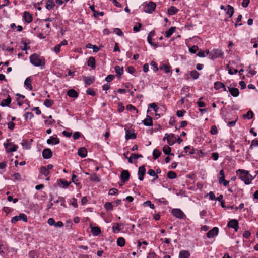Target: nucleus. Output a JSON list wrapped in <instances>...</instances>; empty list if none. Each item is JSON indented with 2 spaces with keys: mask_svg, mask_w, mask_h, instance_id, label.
Returning <instances> with one entry per match:
<instances>
[{
  "mask_svg": "<svg viewBox=\"0 0 258 258\" xmlns=\"http://www.w3.org/2000/svg\"><path fill=\"white\" fill-rule=\"evenodd\" d=\"M30 61L33 65L36 67L45 65L44 58L36 53H34L30 56Z\"/></svg>",
  "mask_w": 258,
  "mask_h": 258,
  "instance_id": "obj_1",
  "label": "nucleus"
},
{
  "mask_svg": "<svg viewBox=\"0 0 258 258\" xmlns=\"http://www.w3.org/2000/svg\"><path fill=\"white\" fill-rule=\"evenodd\" d=\"M236 172L237 173H239V178L244 181L246 185H249L253 179L252 175L249 174L247 171L238 169Z\"/></svg>",
  "mask_w": 258,
  "mask_h": 258,
  "instance_id": "obj_2",
  "label": "nucleus"
},
{
  "mask_svg": "<svg viewBox=\"0 0 258 258\" xmlns=\"http://www.w3.org/2000/svg\"><path fill=\"white\" fill-rule=\"evenodd\" d=\"M223 55V52L221 50L218 49H213L210 53V58L214 59L218 57H222Z\"/></svg>",
  "mask_w": 258,
  "mask_h": 258,
  "instance_id": "obj_3",
  "label": "nucleus"
},
{
  "mask_svg": "<svg viewBox=\"0 0 258 258\" xmlns=\"http://www.w3.org/2000/svg\"><path fill=\"white\" fill-rule=\"evenodd\" d=\"M144 11L148 13H152L155 9L156 5L153 2H149L144 5Z\"/></svg>",
  "mask_w": 258,
  "mask_h": 258,
  "instance_id": "obj_4",
  "label": "nucleus"
},
{
  "mask_svg": "<svg viewBox=\"0 0 258 258\" xmlns=\"http://www.w3.org/2000/svg\"><path fill=\"white\" fill-rule=\"evenodd\" d=\"M4 146L7 152H15L18 149L17 145H15L12 142L4 143Z\"/></svg>",
  "mask_w": 258,
  "mask_h": 258,
  "instance_id": "obj_5",
  "label": "nucleus"
},
{
  "mask_svg": "<svg viewBox=\"0 0 258 258\" xmlns=\"http://www.w3.org/2000/svg\"><path fill=\"white\" fill-rule=\"evenodd\" d=\"M22 220L24 222H26L27 221V217L26 214L24 213L20 214L19 216H16L11 219V222L12 223H15L16 222Z\"/></svg>",
  "mask_w": 258,
  "mask_h": 258,
  "instance_id": "obj_6",
  "label": "nucleus"
},
{
  "mask_svg": "<svg viewBox=\"0 0 258 258\" xmlns=\"http://www.w3.org/2000/svg\"><path fill=\"white\" fill-rule=\"evenodd\" d=\"M171 139H175V135L173 134H168L166 133L165 134L163 140L164 141L165 139H166L169 145L172 146L175 143V140H171Z\"/></svg>",
  "mask_w": 258,
  "mask_h": 258,
  "instance_id": "obj_7",
  "label": "nucleus"
},
{
  "mask_svg": "<svg viewBox=\"0 0 258 258\" xmlns=\"http://www.w3.org/2000/svg\"><path fill=\"white\" fill-rule=\"evenodd\" d=\"M130 177V173L127 170H123L121 171L120 174V178L123 184H124L129 180Z\"/></svg>",
  "mask_w": 258,
  "mask_h": 258,
  "instance_id": "obj_8",
  "label": "nucleus"
},
{
  "mask_svg": "<svg viewBox=\"0 0 258 258\" xmlns=\"http://www.w3.org/2000/svg\"><path fill=\"white\" fill-rule=\"evenodd\" d=\"M219 232V229L218 227H214L213 229L208 231L206 235L208 238H212L215 236L217 235Z\"/></svg>",
  "mask_w": 258,
  "mask_h": 258,
  "instance_id": "obj_9",
  "label": "nucleus"
},
{
  "mask_svg": "<svg viewBox=\"0 0 258 258\" xmlns=\"http://www.w3.org/2000/svg\"><path fill=\"white\" fill-rule=\"evenodd\" d=\"M146 173L145 166L142 165L139 167L138 174L139 175V179L140 181H143L144 179V175Z\"/></svg>",
  "mask_w": 258,
  "mask_h": 258,
  "instance_id": "obj_10",
  "label": "nucleus"
},
{
  "mask_svg": "<svg viewBox=\"0 0 258 258\" xmlns=\"http://www.w3.org/2000/svg\"><path fill=\"white\" fill-rule=\"evenodd\" d=\"M227 226L229 227L233 228L237 232L239 228L238 222L235 219L231 220L229 221Z\"/></svg>",
  "mask_w": 258,
  "mask_h": 258,
  "instance_id": "obj_11",
  "label": "nucleus"
},
{
  "mask_svg": "<svg viewBox=\"0 0 258 258\" xmlns=\"http://www.w3.org/2000/svg\"><path fill=\"white\" fill-rule=\"evenodd\" d=\"M172 213L174 216L179 219H182L184 216H185L184 213L179 209H173Z\"/></svg>",
  "mask_w": 258,
  "mask_h": 258,
  "instance_id": "obj_12",
  "label": "nucleus"
},
{
  "mask_svg": "<svg viewBox=\"0 0 258 258\" xmlns=\"http://www.w3.org/2000/svg\"><path fill=\"white\" fill-rule=\"evenodd\" d=\"M52 156V152L49 148H45L42 151V157L43 158L48 159L50 158Z\"/></svg>",
  "mask_w": 258,
  "mask_h": 258,
  "instance_id": "obj_13",
  "label": "nucleus"
},
{
  "mask_svg": "<svg viewBox=\"0 0 258 258\" xmlns=\"http://www.w3.org/2000/svg\"><path fill=\"white\" fill-rule=\"evenodd\" d=\"M83 81H84L86 86L90 85L92 83H93L95 80V78L94 76L93 77H86L85 76H83Z\"/></svg>",
  "mask_w": 258,
  "mask_h": 258,
  "instance_id": "obj_14",
  "label": "nucleus"
},
{
  "mask_svg": "<svg viewBox=\"0 0 258 258\" xmlns=\"http://www.w3.org/2000/svg\"><path fill=\"white\" fill-rule=\"evenodd\" d=\"M228 89L229 91L230 92L231 95L233 97H237L239 94V90L234 87H228Z\"/></svg>",
  "mask_w": 258,
  "mask_h": 258,
  "instance_id": "obj_15",
  "label": "nucleus"
},
{
  "mask_svg": "<svg viewBox=\"0 0 258 258\" xmlns=\"http://www.w3.org/2000/svg\"><path fill=\"white\" fill-rule=\"evenodd\" d=\"M78 154L82 158L86 157L87 155V150L85 147H81L79 149Z\"/></svg>",
  "mask_w": 258,
  "mask_h": 258,
  "instance_id": "obj_16",
  "label": "nucleus"
},
{
  "mask_svg": "<svg viewBox=\"0 0 258 258\" xmlns=\"http://www.w3.org/2000/svg\"><path fill=\"white\" fill-rule=\"evenodd\" d=\"M60 142L59 139L57 137L51 136L47 140V143L48 144H58Z\"/></svg>",
  "mask_w": 258,
  "mask_h": 258,
  "instance_id": "obj_17",
  "label": "nucleus"
},
{
  "mask_svg": "<svg viewBox=\"0 0 258 258\" xmlns=\"http://www.w3.org/2000/svg\"><path fill=\"white\" fill-rule=\"evenodd\" d=\"M214 88L216 90H218L220 88H223L224 91H227V89L224 83L221 82H216L214 83Z\"/></svg>",
  "mask_w": 258,
  "mask_h": 258,
  "instance_id": "obj_18",
  "label": "nucleus"
},
{
  "mask_svg": "<svg viewBox=\"0 0 258 258\" xmlns=\"http://www.w3.org/2000/svg\"><path fill=\"white\" fill-rule=\"evenodd\" d=\"M23 17L27 23H29L32 21V15L27 11L24 13Z\"/></svg>",
  "mask_w": 258,
  "mask_h": 258,
  "instance_id": "obj_19",
  "label": "nucleus"
},
{
  "mask_svg": "<svg viewBox=\"0 0 258 258\" xmlns=\"http://www.w3.org/2000/svg\"><path fill=\"white\" fill-rule=\"evenodd\" d=\"M143 123L145 126H152L153 121L152 118L149 115H147V118L143 120Z\"/></svg>",
  "mask_w": 258,
  "mask_h": 258,
  "instance_id": "obj_20",
  "label": "nucleus"
},
{
  "mask_svg": "<svg viewBox=\"0 0 258 258\" xmlns=\"http://www.w3.org/2000/svg\"><path fill=\"white\" fill-rule=\"evenodd\" d=\"M190 254L189 252L186 250H181L179 252V258H189Z\"/></svg>",
  "mask_w": 258,
  "mask_h": 258,
  "instance_id": "obj_21",
  "label": "nucleus"
},
{
  "mask_svg": "<svg viewBox=\"0 0 258 258\" xmlns=\"http://www.w3.org/2000/svg\"><path fill=\"white\" fill-rule=\"evenodd\" d=\"M136 138V134L133 132H131L128 130H126L125 132V139L128 140L130 139H134Z\"/></svg>",
  "mask_w": 258,
  "mask_h": 258,
  "instance_id": "obj_22",
  "label": "nucleus"
},
{
  "mask_svg": "<svg viewBox=\"0 0 258 258\" xmlns=\"http://www.w3.org/2000/svg\"><path fill=\"white\" fill-rule=\"evenodd\" d=\"M11 102V97L8 95V97L6 99H4L2 101V102L0 103V105L2 107L4 106H9V104Z\"/></svg>",
  "mask_w": 258,
  "mask_h": 258,
  "instance_id": "obj_23",
  "label": "nucleus"
},
{
  "mask_svg": "<svg viewBox=\"0 0 258 258\" xmlns=\"http://www.w3.org/2000/svg\"><path fill=\"white\" fill-rule=\"evenodd\" d=\"M87 66L95 69L96 67L95 59L93 57H90L87 61Z\"/></svg>",
  "mask_w": 258,
  "mask_h": 258,
  "instance_id": "obj_24",
  "label": "nucleus"
},
{
  "mask_svg": "<svg viewBox=\"0 0 258 258\" xmlns=\"http://www.w3.org/2000/svg\"><path fill=\"white\" fill-rule=\"evenodd\" d=\"M176 28L175 27H170L167 31L165 33V37L166 38L170 37L173 33L175 31Z\"/></svg>",
  "mask_w": 258,
  "mask_h": 258,
  "instance_id": "obj_25",
  "label": "nucleus"
},
{
  "mask_svg": "<svg viewBox=\"0 0 258 258\" xmlns=\"http://www.w3.org/2000/svg\"><path fill=\"white\" fill-rule=\"evenodd\" d=\"M90 228L91 230V232L93 235L97 236L100 234L101 230L99 227L90 226Z\"/></svg>",
  "mask_w": 258,
  "mask_h": 258,
  "instance_id": "obj_26",
  "label": "nucleus"
},
{
  "mask_svg": "<svg viewBox=\"0 0 258 258\" xmlns=\"http://www.w3.org/2000/svg\"><path fill=\"white\" fill-rule=\"evenodd\" d=\"M67 95L72 98H77L78 93L74 89H70L67 92Z\"/></svg>",
  "mask_w": 258,
  "mask_h": 258,
  "instance_id": "obj_27",
  "label": "nucleus"
},
{
  "mask_svg": "<svg viewBox=\"0 0 258 258\" xmlns=\"http://www.w3.org/2000/svg\"><path fill=\"white\" fill-rule=\"evenodd\" d=\"M159 69L164 71L166 73H168L171 71V67L169 65L166 64H161L160 66Z\"/></svg>",
  "mask_w": 258,
  "mask_h": 258,
  "instance_id": "obj_28",
  "label": "nucleus"
},
{
  "mask_svg": "<svg viewBox=\"0 0 258 258\" xmlns=\"http://www.w3.org/2000/svg\"><path fill=\"white\" fill-rule=\"evenodd\" d=\"M25 85L30 90H33L32 86L31 85V77H27L25 82Z\"/></svg>",
  "mask_w": 258,
  "mask_h": 258,
  "instance_id": "obj_29",
  "label": "nucleus"
},
{
  "mask_svg": "<svg viewBox=\"0 0 258 258\" xmlns=\"http://www.w3.org/2000/svg\"><path fill=\"white\" fill-rule=\"evenodd\" d=\"M57 181L58 185L59 186L62 185V187L64 188H67L71 183V182H68L62 179H58Z\"/></svg>",
  "mask_w": 258,
  "mask_h": 258,
  "instance_id": "obj_30",
  "label": "nucleus"
},
{
  "mask_svg": "<svg viewBox=\"0 0 258 258\" xmlns=\"http://www.w3.org/2000/svg\"><path fill=\"white\" fill-rule=\"evenodd\" d=\"M178 12V9L174 6H171L168 9V13L170 15H173L175 14Z\"/></svg>",
  "mask_w": 258,
  "mask_h": 258,
  "instance_id": "obj_31",
  "label": "nucleus"
},
{
  "mask_svg": "<svg viewBox=\"0 0 258 258\" xmlns=\"http://www.w3.org/2000/svg\"><path fill=\"white\" fill-rule=\"evenodd\" d=\"M115 70L117 73V76H120L123 73V67H120L118 66H116L115 67Z\"/></svg>",
  "mask_w": 258,
  "mask_h": 258,
  "instance_id": "obj_32",
  "label": "nucleus"
},
{
  "mask_svg": "<svg viewBox=\"0 0 258 258\" xmlns=\"http://www.w3.org/2000/svg\"><path fill=\"white\" fill-rule=\"evenodd\" d=\"M227 10L226 13L229 15V18H231L234 12V9L233 7L230 6V5H228L227 6Z\"/></svg>",
  "mask_w": 258,
  "mask_h": 258,
  "instance_id": "obj_33",
  "label": "nucleus"
},
{
  "mask_svg": "<svg viewBox=\"0 0 258 258\" xmlns=\"http://www.w3.org/2000/svg\"><path fill=\"white\" fill-rule=\"evenodd\" d=\"M125 240L123 237H119L117 239V244L118 246L122 247L125 245Z\"/></svg>",
  "mask_w": 258,
  "mask_h": 258,
  "instance_id": "obj_34",
  "label": "nucleus"
},
{
  "mask_svg": "<svg viewBox=\"0 0 258 258\" xmlns=\"http://www.w3.org/2000/svg\"><path fill=\"white\" fill-rule=\"evenodd\" d=\"M40 172L45 176H48L49 174V171H48V169L46 168V166H42L40 168Z\"/></svg>",
  "mask_w": 258,
  "mask_h": 258,
  "instance_id": "obj_35",
  "label": "nucleus"
},
{
  "mask_svg": "<svg viewBox=\"0 0 258 258\" xmlns=\"http://www.w3.org/2000/svg\"><path fill=\"white\" fill-rule=\"evenodd\" d=\"M167 176L168 178L173 179H175L177 177V174L174 171H169L167 173Z\"/></svg>",
  "mask_w": 258,
  "mask_h": 258,
  "instance_id": "obj_36",
  "label": "nucleus"
},
{
  "mask_svg": "<svg viewBox=\"0 0 258 258\" xmlns=\"http://www.w3.org/2000/svg\"><path fill=\"white\" fill-rule=\"evenodd\" d=\"M54 104V101L50 99H46L44 102V105L47 107H51Z\"/></svg>",
  "mask_w": 258,
  "mask_h": 258,
  "instance_id": "obj_37",
  "label": "nucleus"
},
{
  "mask_svg": "<svg viewBox=\"0 0 258 258\" xmlns=\"http://www.w3.org/2000/svg\"><path fill=\"white\" fill-rule=\"evenodd\" d=\"M253 116V113L251 110L248 111L245 114H244L243 118L244 119L247 118L248 119H251Z\"/></svg>",
  "mask_w": 258,
  "mask_h": 258,
  "instance_id": "obj_38",
  "label": "nucleus"
},
{
  "mask_svg": "<svg viewBox=\"0 0 258 258\" xmlns=\"http://www.w3.org/2000/svg\"><path fill=\"white\" fill-rule=\"evenodd\" d=\"M22 146L26 149H30L31 148V144L26 140H23L22 143Z\"/></svg>",
  "mask_w": 258,
  "mask_h": 258,
  "instance_id": "obj_39",
  "label": "nucleus"
},
{
  "mask_svg": "<svg viewBox=\"0 0 258 258\" xmlns=\"http://www.w3.org/2000/svg\"><path fill=\"white\" fill-rule=\"evenodd\" d=\"M161 154V152L158 150L157 149L154 150L153 152V157L154 159H157L159 157L160 155Z\"/></svg>",
  "mask_w": 258,
  "mask_h": 258,
  "instance_id": "obj_40",
  "label": "nucleus"
},
{
  "mask_svg": "<svg viewBox=\"0 0 258 258\" xmlns=\"http://www.w3.org/2000/svg\"><path fill=\"white\" fill-rule=\"evenodd\" d=\"M190 75L194 79H197L200 76V73L196 70L191 71L190 72Z\"/></svg>",
  "mask_w": 258,
  "mask_h": 258,
  "instance_id": "obj_41",
  "label": "nucleus"
},
{
  "mask_svg": "<svg viewBox=\"0 0 258 258\" xmlns=\"http://www.w3.org/2000/svg\"><path fill=\"white\" fill-rule=\"evenodd\" d=\"M90 180L98 182L100 180L98 175L96 174H93L91 175Z\"/></svg>",
  "mask_w": 258,
  "mask_h": 258,
  "instance_id": "obj_42",
  "label": "nucleus"
},
{
  "mask_svg": "<svg viewBox=\"0 0 258 258\" xmlns=\"http://www.w3.org/2000/svg\"><path fill=\"white\" fill-rule=\"evenodd\" d=\"M219 183H222L224 186H227L229 185V181L225 180V177H220L219 180Z\"/></svg>",
  "mask_w": 258,
  "mask_h": 258,
  "instance_id": "obj_43",
  "label": "nucleus"
},
{
  "mask_svg": "<svg viewBox=\"0 0 258 258\" xmlns=\"http://www.w3.org/2000/svg\"><path fill=\"white\" fill-rule=\"evenodd\" d=\"M171 148L169 146H165L163 148V152L166 155L170 154Z\"/></svg>",
  "mask_w": 258,
  "mask_h": 258,
  "instance_id": "obj_44",
  "label": "nucleus"
},
{
  "mask_svg": "<svg viewBox=\"0 0 258 258\" xmlns=\"http://www.w3.org/2000/svg\"><path fill=\"white\" fill-rule=\"evenodd\" d=\"M123 225V224L121 223H116V227H115L114 226L112 227V230L113 232H115V230H117L118 232L121 231V229L119 228L120 226Z\"/></svg>",
  "mask_w": 258,
  "mask_h": 258,
  "instance_id": "obj_45",
  "label": "nucleus"
},
{
  "mask_svg": "<svg viewBox=\"0 0 258 258\" xmlns=\"http://www.w3.org/2000/svg\"><path fill=\"white\" fill-rule=\"evenodd\" d=\"M104 208L107 210H112L113 209V206L111 202H106L104 204Z\"/></svg>",
  "mask_w": 258,
  "mask_h": 258,
  "instance_id": "obj_46",
  "label": "nucleus"
},
{
  "mask_svg": "<svg viewBox=\"0 0 258 258\" xmlns=\"http://www.w3.org/2000/svg\"><path fill=\"white\" fill-rule=\"evenodd\" d=\"M143 205L145 207L149 206L151 209H154L155 207L154 204H152L150 201H147L144 202Z\"/></svg>",
  "mask_w": 258,
  "mask_h": 258,
  "instance_id": "obj_47",
  "label": "nucleus"
},
{
  "mask_svg": "<svg viewBox=\"0 0 258 258\" xmlns=\"http://www.w3.org/2000/svg\"><path fill=\"white\" fill-rule=\"evenodd\" d=\"M142 27V24L140 23H137L136 25L134 26L133 30L135 32H139Z\"/></svg>",
  "mask_w": 258,
  "mask_h": 258,
  "instance_id": "obj_48",
  "label": "nucleus"
},
{
  "mask_svg": "<svg viewBox=\"0 0 258 258\" xmlns=\"http://www.w3.org/2000/svg\"><path fill=\"white\" fill-rule=\"evenodd\" d=\"M199 50V48L197 46L194 45L189 49V52L191 53L195 54Z\"/></svg>",
  "mask_w": 258,
  "mask_h": 258,
  "instance_id": "obj_49",
  "label": "nucleus"
},
{
  "mask_svg": "<svg viewBox=\"0 0 258 258\" xmlns=\"http://www.w3.org/2000/svg\"><path fill=\"white\" fill-rule=\"evenodd\" d=\"M86 93L87 94L93 96H94L96 95L95 91L92 88H88L86 91Z\"/></svg>",
  "mask_w": 258,
  "mask_h": 258,
  "instance_id": "obj_50",
  "label": "nucleus"
},
{
  "mask_svg": "<svg viewBox=\"0 0 258 258\" xmlns=\"http://www.w3.org/2000/svg\"><path fill=\"white\" fill-rule=\"evenodd\" d=\"M113 32L117 35L120 36H122L123 35V33L119 28L114 29Z\"/></svg>",
  "mask_w": 258,
  "mask_h": 258,
  "instance_id": "obj_51",
  "label": "nucleus"
},
{
  "mask_svg": "<svg viewBox=\"0 0 258 258\" xmlns=\"http://www.w3.org/2000/svg\"><path fill=\"white\" fill-rule=\"evenodd\" d=\"M118 190L116 188H111L109 190L108 194L109 195H116L117 194Z\"/></svg>",
  "mask_w": 258,
  "mask_h": 258,
  "instance_id": "obj_52",
  "label": "nucleus"
},
{
  "mask_svg": "<svg viewBox=\"0 0 258 258\" xmlns=\"http://www.w3.org/2000/svg\"><path fill=\"white\" fill-rule=\"evenodd\" d=\"M25 119H31L34 117V115L32 112H27L25 114Z\"/></svg>",
  "mask_w": 258,
  "mask_h": 258,
  "instance_id": "obj_53",
  "label": "nucleus"
},
{
  "mask_svg": "<svg viewBox=\"0 0 258 258\" xmlns=\"http://www.w3.org/2000/svg\"><path fill=\"white\" fill-rule=\"evenodd\" d=\"M186 113V111L184 110H178L176 112V115L178 117H182Z\"/></svg>",
  "mask_w": 258,
  "mask_h": 258,
  "instance_id": "obj_54",
  "label": "nucleus"
},
{
  "mask_svg": "<svg viewBox=\"0 0 258 258\" xmlns=\"http://www.w3.org/2000/svg\"><path fill=\"white\" fill-rule=\"evenodd\" d=\"M149 107L153 108L155 112H157L158 109H159V108L157 107V105L155 103L150 104L149 105Z\"/></svg>",
  "mask_w": 258,
  "mask_h": 258,
  "instance_id": "obj_55",
  "label": "nucleus"
},
{
  "mask_svg": "<svg viewBox=\"0 0 258 258\" xmlns=\"http://www.w3.org/2000/svg\"><path fill=\"white\" fill-rule=\"evenodd\" d=\"M81 135L82 134L80 132H75L73 134V137L74 140H77L79 139L81 136Z\"/></svg>",
  "mask_w": 258,
  "mask_h": 258,
  "instance_id": "obj_56",
  "label": "nucleus"
},
{
  "mask_svg": "<svg viewBox=\"0 0 258 258\" xmlns=\"http://www.w3.org/2000/svg\"><path fill=\"white\" fill-rule=\"evenodd\" d=\"M114 77L115 76L113 75H109L106 77L105 81L107 82H110L114 78Z\"/></svg>",
  "mask_w": 258,
  "mask_h": 258,
  "instance_id": "obj_57",
  "label": "nucleus"
},
{
  "mask_svg": "<svg viewBox=\"0 0 258 258\" xmlns=\"http://www.w3.org/2000/svg\"><path fill=\"white\" fill-rule=\"evenodd\" d=\"M218 130L215 126H212L211 128L210 133L212 135H215L217 133Z\"/></svg>",
  "mask_w": 258,
  "mask_h": 258,
  "instance_id": "obj_58",
  "label": "nucleus"
},
{
  "mask_svg": "<svg viewBox=\"0 0 258 258\" xmlns=\"http://www.w3.org/2000/svg\"><path fill=\"white\" fill-rule=\"evenodd\" d=\"M104 13L103 12H99L97 11H96L95 13L93 14V16L95 18L98 17L99 16H103Z\"/></svg>",
  "mask_w": 258,
  "mask_h": 258,
  "instance_id": "obj_59",
  "label": "nucleus"
},
{
  "mask_svg": "<svg viewBox=\"0 0 258 258\" xmlns=\"http://www.w3.org/2000/svg\"><path fill=\"white\" fill-rule=\"evenodd\" d=\"M126 109L128 110H135L136 111V112H138V110L136 109V108L131 104L127 105L126 106Z\"/></svg>",
  "mask_w": 258,
  "mask_h": 258,
  "instance_id": "obj_60",
  "label": "nucleus"
},
{
  "mask_svg": "<svg viewBox=\"0 0 258 258\" xmlns=\"http://www.w3.org/2000/svg\"><path fill=\"white\" fill-rule=\"evenodd\" d=\"M15 123L12 121H10L8 123V127L11 130H13L15 127Z\"/></svg>",
  "mask_w": 258,
  "mask_h": 258,
  "instance_id": "obj_61",
  "label": "nucleus"
},
{
  "mask_svg": "<svg viewBox=\"0 0 258 258\" xmlns=\"http://www.w3.org/2000/svg\"><path fill=\"white\" fill-rule=\"evenodd\" d=\"M47 223H48V224L49 225H51V226H52V225H54H54L55 224V220L52 218H49L48 220Z\"/></svg>",
  "mask_w": 258,
  "mask_h": 258,
  "instance_id": "obj_62",
  "label": "nucleus"
},
{
  "mask_svg": "<svg viewBox=\"0 0 258 258\" xmlns=\"http://www.w3.org/2000/svg\"><path fill=\"white\" fill-rule=\"evenodd\" d=\"M60 45H56L53 48H52V50L56 52V53H58L60 52Z\"/></svg>",
  "mask_w": 258,
  "mask_h": 258,
  "instance_id": "obj_63",
  "label": "nucleus"
},
{
  "mask_svg": "<svg viewBox=\"0 0 258 258\" xmlns=\"http://www.w3.org/2000/svg\"><path fill=\"white\" fill-rule=\"evenodd\" d=\"M55 6L54 3H47L46 5V8L48 10H50Z\"/></svg>",
  "mask_w": 258,
  "mask_h": 258,
  "instance_id": "obj_64",
  "label": "nucleus"
}]
</instances>
